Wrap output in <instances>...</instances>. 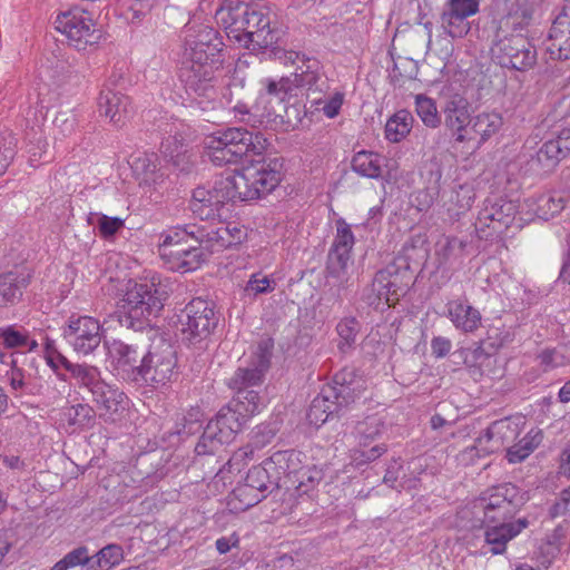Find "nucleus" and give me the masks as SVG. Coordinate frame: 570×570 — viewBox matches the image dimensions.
Returning a JSON list of instances; mask_svg holds the SVG:
<instances>
[{"mask_svg": "<svg viewBox=\"0 0 570 570\" xmlns=\"http://www.w3.org/2000/svg\"><path fill=\"white\" fill-rule=\"evenodd\" d=\"M529 525L527 518H519L515 521L504 520L501 522V554L505 552L507 543L514 539Z\"/></svg>", "mask_w": 570, "mask_h": 570, "instance_id": "864d4df0", "label": "nucleus"}, {"mask_svg": "<svg viewBox=\"0 0 570 570\" xmlns=\"http://www.w3.org/2000/svg\"><path fill=\"white\" fill-rule=\"evenodd\" d=\"M478 508L483 510L484 518L482 520L484 531V540L490 546V552L492 554H499V524H497V505L492 502L485 503L484 499H481L476 503Z\"/></svg>", "mask_w": 570, "mask_h": 570, "instance_id": "c85d7f7f", "label": "nucleus"}, {"mask_svg": "<svg viewBox=\"0 0 570 570\" xmlns=\"http://www.w3.org/2000/svg\"><path fill=\"white\" fill-rule=\"evenodd\" d=\"M471 130L474 138L475 135H479L481 137V141L488 140L499 130V114L482 112L478 115Z\"/></svg>", "mask_w": 570, "mask_h": 570, "instance_id": "c03bdc74", "label": "nucleus"}, {"mask_svg": "<svg viewBox=\"0 0 570 570\" xmlns=\"http://www.w3.org/2000/svg\"><path fill=\"white\" fill-rule=\"evenodd\" d=\"M338 410L337 403L326 394V390L323 387L321 393L312 401L307 419L311 424L321 426Z\"/></svg>", "mask_w": 570, "mask_h": 570, "instance_id": "cd10ccee", "label": "nucleus"}, {"mask_svg": "<svg viewBox=\"0 0 570 570\" xmlns=\"http://www.w3.org/2000/svg\"><path fill=\"white\" fill-rule=\"evenodd\" d=\"M227 202H235L228 177L217 180L210 189L204 186L194 189L189 207L199 219L209 220L219 216L220 207Z\"/></svg>", "mask_w": 570, "mask_h": 570, "instance_id": "4468645a", "label": "nucleus"}, {"mask_svg": "<svg viewBox=\"0 0 570 570\" xmlns=\"http://www.w3.org/2000/svg\"><path fill=\"white\" fill-rule=\"evenodd\" d=\"M413 117L406 110L397 111L385 125V137L393 142L401 141L412 128Z\"/></svg>", "mask_w": 570, "mask_h": 570, "instance_id": "c9c22d12", "label": "nucleus"}, {"mask_svg": "<svg viewBox=\"0 0 570 570\" xmlns=\"http://www.w3.org/2000/svg\"><path fill=\"white\" fill-rule=\"evenodd\" d=\"M29 283V276L18 273L8 272L0 275V306L14 304L20 301L22 291Z\"/></svg>", "mask_w": 570, "mask_h": 570, "instance_id": "b1692460", "label": "nucleus"}, {"mask_svg": "<svg viewBox=\"0 0 570 570\" xmlns=\"http://www.w3.org/2000/svg\"><path fill=\"white\" fill-rule=\"evenodd\" d=\"M283 163L278 158L257 163L228 177L235 202L261 198L273 191L282 180Z\"/></svg>", "mask_w": 570, "mask_h": 570, "instance_id": "39448f33", "label": "nucleus"}, {"mask_svg": "<svg viewBox=\"0 0 570 570\" xmlns=\"http://www.w3.org/2000/svg\"><path fill=\"white\" fill-rule=\"evenodd\" d=\"M215 18L228 39L246 49H266L276 41L271 29V12L265 6L242 0H225L216 10Z\"/></svg>", "mask_w": 570, "mask_h": 570, "instance_id": "f03ea898", "label": "nucleus"}, {"mask_svg": "<svg viewBox=\"0 0 570 570\" xmlns=\"http://www.w3.org/2000/svg\"><path fill=\"white\" fill-rule=\"evenodd\" d=\"M91 395L105 421H115L116 415L121 414L129 404V400L122 391L105 381L98 383Z\"/></svg>", "mask_w": 570, "mask_h": 570, "instance_id": "a211bd4d", "label": "nucleus"}, {"mask_svg": "<svg viewBox=\"0 0 570 570\" xmlns=\"http://www.w3.org/2000/svg\"><path fill=\"white\" fill-rule=\"evenodd\" d=\"M503 199L501 198V225L504 226L505 230L510 229H521L523 226V218L517 217L519 205L517 203L519 202V197H511L503 203Z\"/></svg>", "mask_w": 570, "mask_h": 570, "instance_id": "09e8293b", "label": "nucleus"}, {"mask_svg": "<svg viewBox=\"0 0 570 570\" xmlns=\"http://www.w3.org/2000/svg\"><path fill=\"white\" fill-rule=\"evenodd\" d=\"M502 422L505 423L503 428L507 429V431L503 434V439H515L525 425V417L523 415L518 414L513 416H508L504 420H501V423Z\"/></svg>", "mask_w": 570, "mask_h": 570, "instance_id": "774afa93", "label": "nucleus"}, {"mask_svg": "<svg viewBox=\"0 0 570 570\" xmlns=\"http://www.w3.org/2000/svg\"><path fill=\"white\" fill-rule=\"evenodd\" d=\"M245 481L249 487L267 495L274 488H278V480L273 466L267 464V459L262 464L255 465L247 472Z\"/></svg>", "mask_w": 570, "mask_h": 570, "instance_id": "bb28decb", "label": "nucleus"}, {"mask_svg": "<svg viewBox=\"0 0 570 570\" xmlns=\"http://www.w3.org/2000/svg\"><path fill=\"white\" fill-rule=\"evenodd\" d=\"M444 10L471 17L479 10V2L476 0H449Z\"/></svg>", "mask_w": 570, "mask_h": 570, "instance_id": "0e129e2a", "label": "nucleus"}, {"mask_svg": "<svg viewBox=\"0 0 570 570\" xmlns=\"http://www.w3.org/2000/svg\"><path fill=\"white\" fill-rule=\"evenodd\" d=\"M0 345L6 350L35 351L38 342L23 326L6 325L0 327Z\"/></svg>", "mask_w": 570, "mask_h": 570, "instance_id": "393cba45", "label": "nucleus"}, {"mask_svg": "<svg viewBox=\"0 0 570 570\" xmlns=\"http://www.w3.org/2000/svg\"><path fill=\"white\" fill-rule=\"evenodd\" d=\"M501 497L503 498L501 500V510L505 509L503 505V503H505L508 507H511L507 508V512L509 513L519 509L524 503L523 495L519 492L518 488L511 483L501 485Z\"/></svg>", "mask_w": 570, "mask_h": 570, "instance_id": "4d7b16f0", "label": "nucleus"}, {"mask_svg": "<svg viewBox=\"0 0 570 570\" xmlns=\"http://www.w3.org/2000/svg\"><path fill=\"white\" fill-rule=\"evenodd\" d=\"M130 99L121 92L104 89L98 97V110L115 126L121 127L129 115Z\"/></svg>", "mask_w": 570, "mask_h": 570, "instance_id": "6ab92c4d", "label": "nucleus"}, {"mask_svg": "<svg viewBox=\"0 0 570 570\" xmlns=\"http://www.w3.org/2000/svg\"><path fill=\"white\" fill-rule=\"evenodd\" d=\"M387 451L384 443L375 444L370 449L362 448L354 451L352 460L356 465L367 464L381 458Z\"/></svg>", "mask_w": 570, "mask_h": 570, "instance_id": "13d9d810", "label": "nucleus"}, {"mask_svg": "<svg viewBox=\"0 0 570 570\" xmlns=\"http://www.w3.org/2000/svg\"><path fill=\"white\" fill-rule=\"evenodd\" d=\"M324 389L326 390V394L337 403L340 409L353 403L363 392V386L326 385Z\"/></svg>", "mask_w": 570, "mask_h": 570, "instance_id": "49530a36", "label": "nucleus"}, {"mask_svg": "<svg viewBox=\"0 0 570 570\" xmlns=\"http://www.w3.org/2000/svg\"><path fill=\"white\" fill-rule=\"evenodd\" d=\"M204 146L214 165L226 166L238 164L249 156L263 155L269 142L259 131L230 127L207 137Z\"/></svg>", "mask_w": 570, "mask_h": 570, "instance_id": "7ed1b4c3", "label": "nucleus"}, {"mask_svg": "<svg viewBox=\"0 0 570 570\" xmlns=\"http://www.w3.org/2000/svg\"><path fill=\"white\" fill-rule=\"evenodd\" d=\"M124 226V220L118 217H109L106 215L98 216L97 227L102 237L114 236Z\"/></svg>", "mask_w": 570, "mask_h": 570, "instance_id": "69168bd1", "label": "nucleus"}, {"mask_svg": "<svg viewBox=\"0 0 570 570\" xmlns=\"http://www.w3.org/2000/svg\"><path fill=\"white\" fill-rule=\"evenodd\" d=\"M551 59L567 60L570 58V24L560 23L554 19L546 42Z\"/></svg>", "mask_w": 570, "mask_h": 570, "instance_id": "5701e85b", "label": "nucleus"}, {"mask_svg": "<svg viewBox=\"0 0 570 570\" xmlns=\"http://www.w3.org/2000/svg\"><path fill=\"white\" fill-rule=\"evenodd\" d=\"M336 331L344 342L343 345H340V348L343 350L344 345L350 347L355 343L360 331V323L355 317H345L337 324Z\"/></svg>", "mask_w": 570, "mask_h": 570, "instance_id": "6e6d98bb", "label": "nucleus"}, {"mask_svg": "<svg viewBox=\"0 0 570 570\" xmlns=\"http://www.w3.org/2000/svg\"><path fill=\"white\" fill-rule=\"evenodd\" d=\"M265 498V493L258 492L245 481L233 490L228 504L233 510L245 511L256 505Z\"/></svg>", "mask_w": 570, "mask_h": 570, "instance_id": "473e14b6", "label": "nucleus"}, {"mask_svg": "<svg viewBox=\"0 0 570 570\" xmlns=\"http://www.w3.org/2000/svg\"><path fill=\"white\" fill-rule=\"evenodd\" d=\"M294 91L291 77H283L279 81L269 80L266 86V92L278 99L279 102L284 101L287 95Z\"/></svg>", "mask_w": 570, "mask_h": 570, "instance_id": "680f3d73", "label": "nucleus"}, {"mask_svg": "<svg viewBox=\"0 0 570 570\" xmlns=\"http://www.w3.org/2000/svg\"><path fill=\"white\" fill-rule=\"evenodd\" d=\"M410 281L411 272L407 261L404 257H396L375 274L371 285L374 297H367L370 304L384 301L387 306L393 305L405 294Z\"/></svg>", "mask_w": 570, "mask_h": 570, "instance_id": "0eeeda50", "label": "nucleus"}, {"mask_svg": "<svg viewBox=\"0 0 570 570\" xmlns=\"http://www.w3.org/2000/svg\"><path fill=\"white\" fill-rule=\"evenodd\" d=\"M303 458L305 455L296 450L277 451L267 459V464L273 466L278 481L284 475L291 480L292 484H296L298 491L307 493L308 487L303 481L307 474L304 472Z\"/></svg>", "mask_w": 570, "mask_h": 570, "instance_id": "dca6fc26", "label": "nucleus"}, {"mask_svg": "<svg viewBox=\"0 0 570 570\" xmlns=\"http://www.w3.org/2000/svg\"><path fill=\"white\" fill-rule=\"evenodd\" d=\"M501 67L527 70L535 62V49L522 35L501 40Z\"/></svg>", "mask_w": 570, "mask_h": 570, "instance_id": "2eb2a0df", "label": "nucleus"}, {"mask_svg": "<svg viewBox=\"0 0 570 570\" xmlns=\"http://www.w3.org/2000/svg\"><path fill=\"white\" fill-rule=\"evenodd\" d=\"M219 226L222 234L226 239L225 246L227 248L242 244L247 237L246 229L237 224H220Z\"/></svg>", "mask_w": 570, "mask_h": 570, "instance_id": "bf43d9fd", "label": "nucleus"}, {"mask_svg": "<svg viewBox=\"0 0 570 570\" xmlns=\"http://www.w3.org/2000/svg\"><path fill=\"white\" fill-rule=\"evenodd\" d=\"M247 421L248 419L229 402L217 412L216 416L212 419L208 424L216 428L223 442L230 443L243 430Z\"/></svg>", "mask_w": 570, "mask_h": 570, "instance_id": "aec40b11", "label": "nucleus"}, {"mask_svg": "<svg viewBox=\"0 0 570 570\" xmlns=\"http://www.w3.org/2000/svg\"><path fill=\"white\" fill-rule=\"evenodd\" d=\"M444 124L452 131L456 142L473 140L472 130L469 128L471 116L469 102L465 98L455 95L451 97L444 108Z\"/></svg>", "mask_w": 570, "mask_h": 570, "instance_id": "f3484780", "label": "nucleus"}, {"mask_svg": "<svg viewBox=\"0 0 570 570\" xmlns=\"http://www.w3.org/2000/svg\"><path fill=\"white\" fill-rule=\"evenodd\" d=\"M181 340L196 344L207 338L216 327V317L212 303L203 298L191 299L178 315Z\"/></svg>", "mask_w": 570, "mask_h": 570, "instance_id": "1a4fd4ad", "label": "nucleus"}, {"mask_svg": "<svg viewBox=\"0 0 570 570\" xmlns=\"http://www.w3.org/2000/svg\"><path fill=\"white\" fill-rule=\"evenodd\" d=\"M263 366L239 367L229 380V387L233 390L248 389L259 386L263 383Z\"/></svg>", "mask_w": 570, "mask_h": 570, "instance_id": "e433bc0d", "label": "nucleus"}, {"mask_svg": "<svg viewBox=\"0 0 570 570\" xmlns=\"http://www.w3.org/2000/svg\"><path fill=\"white\" fill-rule=\"evenodd\" d=\"M354 235L343 219L336 222V236L327 255L326 277L333 286L345 287L350 279L348 267Z\"/></svg>", "mask_w": 570, "mask_h": 570, "instance_id": "9b49d317", "label": "nucleus"}, {"mask_svg": "<svg viewBox=\"0 0 570 570\" xmlns=\"http://www.w3.org/2000/svg\"><path fill=\"white\" fill-rule=\"evenodd\" d=\"M206 257L207 255L199 246L188 244L186 248H183L181 255H174L170 258L177 261L178 267L185 268V271H194Z\"/></svg>", "mask_w": 570, "mask_h": 570, "instance_id": "de8ad7c7", "label": "nucleus"}, {"mask_svg": "<svg viewBox=\"0 0 570 570\" xmlns=\"http://www.w3.org/2000/svg\"><path fill=\"white\" fill-rule=\"evenodd\" d=\"M111 355L117 360L119 366H129L134 376L135 366H139V362L145 354L138 345L128 344L119 340L111 342L109 346Z\"/></svg>", "mask_w": 570, "mask_h": 570, "instance_id": "c756f323", "label": "nucleus"}, {"mask_svg": "<svg viewBox=\"0 0 570 570\" xmlns=\"http://www.w3.org/2000/svg\"><path fill=\"white\" fill-rule=\"evenodd\" d=\"M276 283L273 278L262 273H257L250 276L249 281L245 286L247 295L256 296L258 294L271 293L275 289Z\"/></svg>", "mask_w": 570, "mask_h": 570, "instance_id": "5fc2aeb1", "label": "nucleus"}, {"mask_svg": "<svg viewBox=\"0 0 570 570\" xmlns=\"http://www.w3.org/2000/svg\"><path fill=\"white\" fill-rule=\"evenodd\" d=\"M286 65L295 66L291 76L293 89L305 88L308 97L325 95L330 89L328 79L322 73V65L314 57L297 51H284L281 57Z\"/></svg>", "mask_w": 570, "mask_h": 570, "instance_id": "9d476101", "label": "nucleus"}, {"mask_svg": "<svg viewBox=\"0 0 570 570\" xmlns=\"http://www.w3.org/2000/svg\"><path fill=\"white\" fill-rule=\"evenodd\" d=\"M166 293L154 282L135 283L127 289L119 304L118 322L134 331L153 330L154 321L160 316Z\"/></svg>", "mask_w": 570, "mask_h": 570, "instance_id": "20e7f679", "label": "nucleus"}, {"mask_svg": "<svg viewBox=\"0 0 570 570\" xmlns=\"http://www.w3.org/2000/svg\"><path fill=\"white\" fill-rule=\"evenodd\" d=\"M383 158L373 151L361 150L352 159L355 173L367 178H379L382 174Z\"/></svg>", "mask_w": 570, "mask_h": 570, "instance_id": "2f4dec72", "label": "nucleus"}, {"mask_svg": "<svg viewBox=\"0 0 570 570\" xmlns=\"http://www.w3.org/2000/svg\"><path fill=\"white\" fill-rule=\"evenodd\" d=\"M538 360L544 371H549L563 364L564 357L554 348H546L539 355Z\"/></svg>", "mask_w": 570, "mask_h": 570, "instance_id": "338daca9", "label": "nucleus"}, {"mask_svg": "<svg viewBox=\"0 0 570 570\" xmlns=\"http://www.w3.org/2000/svg\"><path fill=\"white\" fill-rule=\"evenodd\" d=\"M416 114L423 124L431 128H436L441 124L435 102L423 95L415 97Z\"/></svg>", "mask_w": 570, "mask_h": 570, "instance_id": "a18cd8bd", "label": "nucleus"}, {"mask_svg": "<svg viewBox=\"0 0 570 570\" xmlns=\"http://www.w3.org/2000/svg\"><path fill=\"white\" fill-rule=\"evenodd\" d=\"M196 225L176 226L170 228L166 234H163V242L159 244V252L164 257H171L174 255H181L185 244L189 240L195 242Z\"/></svg>", "mask_w": 570, "mask_h": 570, "instance_id": "4be33fe9", "label": "nucleus"}, {"mask_svg": "<svg viewBox=\"0 0 570 570\" xmlns=\"http://www.w3.org/2000/svg\"><path fill=\"white\" fill-rule=\"evenodd\" d=\"M534 215L541 219L549 220L564 208L566 199L554 194H542L534 202Z\"/></svg>", "mask_w": 570, "mask_h": 570, "instance_id": "ea45409f", "label": "nucleus"}, {"mask_svg": "<svg viewBox=\"0 0 570 570\" xmlns=\"http://www.w3.org/2000/svg\"><path fill=\"white\" fill-rule=\"evenodd\" d=\"M68 373L79 386L88 389L90 393L98 386V383L104 381L100 377V371L88 364L75 363Z\"/></svg>", "mask_w": 570, "mask_h": 570, "instance_id": "a19ab883", "label": "nucleus"}, {"mask_svg": "<svg viewBox=\"0 0 570 570\" xmlns=\"http://www.w3.org/2000/svg\"><path fill=\"white\" fill-rule=\"evenodd\" d=\"M541 435L537 432L533 436L528 433L520 443L507 451V459L510 463H519L527 459L541 442Z\"/></svg>", "mask_w": 570, "mask_h": 570, "instance_id": "37998d69", "label": "nucleus"}, {"mask_svg": "<svg viewBox=\"0 0 570 570\" xmlns=\"http://www.w3.org/2000/svg\"><path fill=\"white\" fill-rule=\"evenodd\" d=\"M10 387L16 396L29 395L36 393V385L31 382L30 376H26L21 368H12L8 374Z\"/></svg>", "mask_w": 570, "mask_h": 570, "instance_id": "3c124183", "label": "nucleus"}, {"mask_svg": "<svg viewBox=\"0 0 570 570\" xmlns=\"http://www.w3.org/2000/svg\"><path fill=\"white\" fill-rule=\"evenodd\" d=\"M47 362L49 364V366L55 371L57 372L58 376L63 380V381H67V376L63 375V374H60L59 373V370L60 368H63L66 370L67 372L70 371V368L72 367V365L75 363L70 362L65 355H62L60 352L56 351V350H50L49 346L47 347Z\"/></svg>", "mask_w": 570, "mask_h": 570, "instance_id": "e2e57ef3", "label": "nucleus"}, {"mask_svg": "<svg viewBox=\"0 0 570 570\" xmlns=\"http://www.w3.org/2000/svg\"><path fill=\"white\" fill-rule=\"evenodd\" d=\"M92 558L88 554L87 547H78L72 551L68 552L62 559L61 562L66 568H75L77 566H86V569L90 566Z\"/></svg>", "mask_w": 570, "mask_h": 570, "instance_id": "052dcab7", "label": "nucleus"}, {"mask_svg": "<svg viewBox=\"0 0 570 570\" xmlns=\"http://www.w3.org/2000/svg\"><path fill=\"white\" fill-rule=\"evenodd\" d=\"M385 430V421L380 415L366 416L363 421L357 422L355 426V436L361 448H367L375 441Z\"/></svg>", "mask_w": 570, "mask_h": 570, "instance_id": "7c9ffc66", "label": "nucleus"}, {"mask_svg": "<svg viewBox=\"0 0 570 570\" xmlns=\"http://www.w3.org/2000/svg\"><path fill=\"white\" fill-rule=\"evenodd\" d=\"M55 26L77 50H86L88 46L98 43L101 38V31L96 27L91 13L79 7L60 12Z\"/></svg>", "mask_w": 570, "mask_h": 570, "instance_id": "6e6552de", "label": "nucleus"}, {"mask_svg": "<svg viewBox=\"0 0 570 570\" xmlns=\"http://www.w3.org/2000/svg\"><path fill=\"white\" fill-rule=\"evenodd\" d=\"M177 356L174 345L164 337H157L142 355L139 366H135L134 381L154 387L163 386L176 375Z\"/></svg>", "mask_w": 570, "mask_h": 570, "instance_id": "423d86ee", "label": "nucleus"}, {"mask_svg": "<svg viewBox=\"0 0 570 570\" xmlns=\"http://www.w3.org/2000/svg\"><path fill=\"white\" fill-rule=\"evenodd\" d=\"M343 101L344 94L341 91H335L333 95L330 96L328 99H323L321 95H316L313 98H311V102L313 105H322V107L318 109L322 110L327 118H334L338 115Z\"/></svg>", "mask_w": 570, "mask_h": 570, "instance_id": "603ef678", "label": "nucleus"}, {"mask_svg": "<svg viewBox=\"0 0 570 570\" xmlns=\"http://www.w3.org/2000/svg\"><path fill=\"white\" fill-rule=\"evenodd\" d=\"M234 391L236 393L230 403L233 406L237 407L246 419L249 420L262 410L263 401L257 391L248 389Z\"/></svg>", "mask_w": 570, "mask_h": 570, "instance_id": "f704fd0d", "label": "nucleus"}, {"mask_svg": "<svg viewBox=\"0 0 570 570\" xmlns=\"http://www.w3.org/2000/svg\"><path fill=\"white\" fill-rule=\"evenodd\" d=\"M469 17L443 10L441 16L442 28L452 38H462L470 31Z\"/></svg>", "mask_w": 570, "mask_h": 570, "instance_id": "79ce46f5", "label": "nucleus"}, {"mask_svg": "<svg viewBox=\"0 0 570 570\" xmlns=\"http://www.w3.org/2000/svg\"><path fill=\"white\" fill-rule=\"evenodd\" d=\"M453 325L465 333L474 332L481 324V314L468 301L455 299L446 305Z\"/></svg>", "mask_w": 570, "mask_h": 570, "instance_id": "412c9836", "label": "nucleus"}, {"mask_svg": "<svg viewBox=\"0 0 570 570\" xmlns=\"http://www.w3.org/2000/svg\"><path fill=\"white\" fill-rule=\"evenodd\" d=\"M86 570H109L124 559V550L119 544H108L99 550Z\"/></svg>", "mask_w": 570, "mask_h": 570, "instance_id": "4c0bfd02", "label": "nucleus"}, {"mask_svg": "<svg viewBox=\"0 0 570 570\" xmlns=\"http://www.w3.org/2000/svg\"><path fill=\"white\" fill-rule=\"evenodd\" d=\"M223 40L218 31L206 24H186L184 28V52L179 72L186 92L205 110L216 106V76L222 65Z\"/></svg>", "mask_w": 570, "mask_h": 570, "instance_id": "f257e3e1", "label": "nucleus"}, {"mask_svg": "<svg viewBox=\"0 0 570 570\" xmlns=\"http://www.w3.org/2000/svg\"><path fill=\"white\" fill-rule=\"evenodd\" d=\"M226 444H229V442H223V439H220L216 428H213L207 423L195 446V453L197 456L216 455L223 451L224 445Z\"/></svg>", "mask_w": 570, "mask_h": 570, "instance_id": "58836bf2", "label": "nucleus"}, {"mask_svg": "<svg viewBox=\"0 0 570 570\" xmlns=\"http://www.w3.org/2000/svg\"><path fill=\"white\" fill-rule=\"evenodd\" d=\"M554 114L548 115L541 122L542 128L550 129V137L531 159L532 166L543 173L553 170L558 164L570 155V127L558 128Z\"/></svg>", "mask_w": 570, "mask_h": 570, "instance_id": "f8f14e48", "label": "nucleus"}, {"mask_svg": "<svg viewBox=\"0 0 570 570\" xmlns=\"http://www.w3.org/2000/svg\"><path fill=\"white\" fill-rule=\"evenodd\" d=\"M62 336L78 354H91L101 343L102 328L98 320L71 315L62 327Z\"/></svg>", "mask_w": 570, "mask_h": 570, "instance_id": "ddd939ff", "label": "nucleus"}, {"mask_svg": "<svg viewBox=\"0 0 570 570\" xmlns=\"http://www.w3.org/2000/svg\"><path fill=\"white\" fill-rule=\"evenodd\" d=\"M63 416L69 426L76 429H90L96 421V412L89 404H76L65 409Z\"/></svg>", "mask_w": 570, "mask_h": 570, "instance_id": "72a5a7b5", "label": "nucleus"}, {"mask_svg": "<svg viewBox=\"0 0 570 570\" xmlns=\"http://www.w3.org/2000/svg\"><path fill=\"white\" fill-rule=\"evenodd\" d=\"M498 75V63L491 59V61L487 65L485 62H481V75L478 80V92L479 99H483L489 96L493 88V78Z\"/></svg>", "mask_w": 570, "mask_h": 570, "instance_id": "8fccbe9b", "label": "nucleus"}, {"mask_svg": "<svg viewBox=\"0 0 570 570\" xmlns=\"http://www.w3.org/2000/svg\"><path fill=\"white\" fill-rule=\"evenodd\" d=\"M193 229L195 230V243L198 244L207 256L227 249L225 246L226 239L222 234L219 225H196V228Z\"/></svg>", "mask_w": 570, "mask_h": 570, "instance_id": "a878e982", "label": "nucleus"}]
</instances>
